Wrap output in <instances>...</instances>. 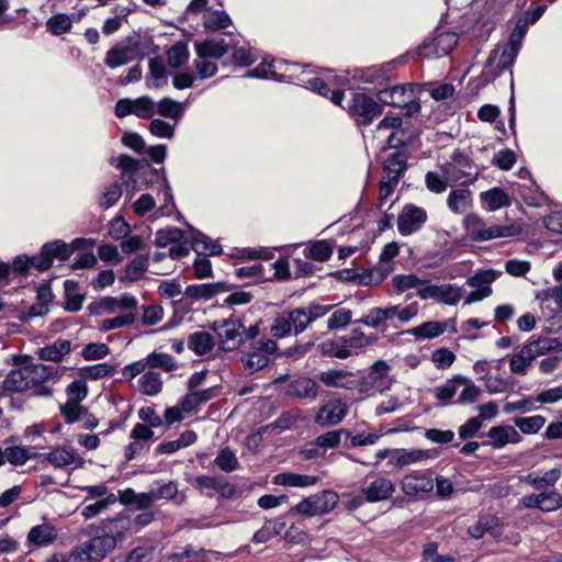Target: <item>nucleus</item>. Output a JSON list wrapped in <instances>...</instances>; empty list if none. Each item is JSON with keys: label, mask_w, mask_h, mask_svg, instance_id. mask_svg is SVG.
I'll return each instance as SVG.
<instances>
[{"label": "nucleus", "mask_w": 562, "mask_h": 562, "mask_svg": "<svg viewBox=\"0 0 562 562\" xmlns=\"http://www.w3.org/2000/svg\"><path fill=\"white\" fill-rule=\"evenodd\" d=\"M465 233L470 240L483 243L496 238L515 237L519 235L520 228L517 225H491L486 226L476 214H469L463 221Z\"/></svg>", "instance_id": "nucleus-1"}, {"label": "nucleus", "mask_w": 562, "mask_h": 562, "mask_svg": "<svg viewBox=\"0 0 562 562\" xmlns=\"http://www.w3.org/2000/svg\"><path fill=\"white\" fill-rule=\"evenodd\" d=\"M347 112L358 126H369L383 113V108L372 97L357 92L352 94Z\"/></svg>", "instance_id": "nucleus-2"}, {"label": "nucleus", "mask_w": 562, "mask_h": 562, "mask_svg": "<svg viewBox=\"0 0 562 562\" xmlns=\"http://www.w3.org/2000/svg\"><path fill=\"white\" fill-rule=\"evenodd\" d=\"M338 494L330 490H325L315 495L305 497L291 509V512L304 516H315L326 514L335 508L338 503Z\"/></svg>", "instance_id": "nucleus-3"}, {"label": "nucleus", "mask_w": 562, "mask_h": 562, "mask_svg": "<svg viewBox=\"0 0 562 562\" xmlns=\"http://www.w3.org/2000/svg\"><path fill=\"white\" fill-rule=\"evenodd\" d=\"M428 220L425 209L413 203L403 206L397 215V231L401 236H411L419 232Z\"/></svg>", "instance_id": "nucleus-4"}, {"label": "nucleus", "mask_w": 562, "mask_h": 562, "mask_svg": "<svg viewBox=\"0 0 562 562\" xmlns=\"http://www.w3.org/2000/svg\"><path fill=\"white\" fill-rule=\"evenodd\" d=\"M71 257V249L61 239H54L42 245L36 255V270L45 272L53 266L55 259L66 261Z\"/></svg>", "instance_id": "nucleus-5"}, {"label": "nucleus", "mask_w": 562, "mask_h": 562, "mask_svg": "<svg viewBox=\"0 0 562 562\" xmlns=\"http://www.w3.org/2000/svg\"><path fill=\"white\" fill-rule=\"evenodd\" d=\"M547 8L546 4H539L532 10L528 9L514 15L512 20L515 21V25L509 33L508 40L522 46L529 26L535 25L542 18Z\"/></svg>", "instance_id": "nucleus-6"}, {"label": "nucleus", "mask_w": 562, "mask_h": 562, "mask_svg": "<svg viewBox=\"0 0 562 562\" xmlns=\"http://www.w3.org/2000/svg\"><path fill=\"white\" fill-rule=\"evenodd\" d=\"M125 538V533L119 529H101L87 544L94 553V558L102 560L112 552Z\"/></svg>", "instance_id": "nucleus-7"}, {"label": "nucleus", "mask_w": 562, "mask_h": 562, "mask_svg": "<svg viewBox=\"0 0 562 562\" xmlns=\"http://www.w3.org/2000/svg\"><path fill=\"white\" fill-rule=\"evenodd\" d=\"M404 494L411 497H424L434 490V481L427 472H413L401 481Z\"/></svg>", "instance_id": "nucleus-8"}, {"label": "nucleus", "mask_w": 562, "mask_h": 562, "mask_svg": "<svg viewBox=\"0 0 562 562\" xmlns=\"http://www.w3.org/2000/svg\"><path fill=\"white\" fill-rule=\"evenodd\" d=\"M238 285L226 281L213 283L190 284L184 290V296L193 301L211 300L215 295L237 289Z\"/></svg>", "instance_id": "nucleus-9"}, {"label": "nucleus", "mask_w": 562, "mask_h": 562, "mask_svg": "<svg viewBox=\"0 0 562 562\" xmlns=\"http://www.w3.org/2000/svg\"><path fill=\"white\" fill-rule=\"evenodd\" d=\"M346 415V405L340 400H333L318 408L314 422L321 427H331L340 424Z\"/></svg>", "instance_id": "nucleus-10"}, {"label": "nucleus", "mask_w": 562, "mask_h": 562, "mask_svg": "<svg viewBox=\"0 0 562 562\" xmlns=\"http://www.w3.org/2000/svg\"><path fill=\"white\" fill-rule=\"evenodd\" d=\"M286 395L299 400H315L318 395V384L308 376H301L290 381Z\"/></svg>", "instance_id": "nucleus-11"}, {"label": "nucleus", "mask_w": 562, "mask_h": 562, "mask_svg": "<svg viewBox=\"0 0 562 562\" xmlns=\"http://www.w3.org/2000/svg\"><path fill=\"white\" fill-rule=\"evenodd\" d=\"M191 232V249L196 252L198 256H218L223 252L222 246L213 241L207 235L198 231L191 225H188Z\"/></svg>", "instance_id": "nucleus-12"}, {"label": "nucleus", "mask_w": 562, "mask_h": 562, "mask_svg": "<svg viewBox=\"0 0 562 562\" xmlns=\"http://www.w3.org/2000/svg\"><path fill=\"white\" fill-rule=\"evenodd\" d=\"M394 491L395 485L386 477H378L361 490L369 503L385 501L392 496Z\"/></svg>", "instance_id": "nucleus-13"}, {"label": "nucleus", "mask_w": 562, "mask_h": 562, "mask_svg": "<svg viewBox=\"0 0 562 562\" xmlns=\"http://www.w3.org/2000/svg\"><path fill=\"white\" fill-rule=\"evenodd\" d=\"M329 274L342 282H352L359 279V283L366 285L379 284L386 277V273L382 272L380 269L370 270L368 273L362 276H359L353 269H341Z\"/></svg>", "instance_id": "nucleus-14"}, {"label": "nucleus", "mask_w": 562, "mask_h": 562, "mask_svg": "<svg viewBox=\"0 0 562 562\" xmlns=\"http://www.w3.org/2000/svg\"><path fill=\"white\" fill-rule=\"evenodd\" d=\"M70 351L71 341L58 338L52 345L40 348L37 356L43 361L60 362Z\"/></svg>", "instance_id": "nucleus-15"}, {"label": "nucleus", "mask_w": 562, "mask_h": 562, "mask_svg": "<svg viewBox=\"0 0 562 562\" xmlns=\"http://www.w3.org/2000/svg\"><path fill=\"white\" fill-rule=\"evenodd\" d=\"M231 44L226 43L225 40H204L202 42H195L194 47L196 55L202 59L207 58H221L224 56Z\"/></svg>", "instance_id": "nucleus-16"}, {"label": "nucleus", "mask_w": 562, "mask_h": 562, "mask_svg": "<svg viewBox=\"0 0 562 562\" xmlns=\"http://www.w3.org/2000/svg\"><path fill=\"white\" fill-rule=\"evenodd\" d=\"M34 457L48 461L56 469H61L72 464L77 460L74 451L67 450L60 446L53 448L48 453H34ZM78 460L79 462H82L81 458H78Z\"/></svg>", "instance_id": "nucleus-17"}, {"label": "nucleus", "mask_w": 562, "mask_h": 562, "mask_svg": "<svg viewBox=\"0 0 562 562\" xmlns=\"http://www.w3.org/2000/svg\"><path fill=\"white\" fill-rule=\"evenodd\" d=\"M419 137V133L408 125H402L396 131H393L387 139L385 148L401 149L403 147L413 145V143Z\"/></svg>", "instance_id": "nucleus-18"}, {"label": "nucleus", "mask_w": 562, "mask_h": 562, "mask_svg": "<svg viewBox=\"0 0 562 562\" xmlns=\"http://www.w3.org/2000/svg\"><path fill=\"white\" fill-rule=\"evenodd\" d=\"M318 480L315 475L282 472L273 476L272 483L281 486L308 487L315 485Z\"/></svg>", "instance_id": "nucleus-19"}, {"label": "nucleus", "mask_w": 562, "mask_h": 562, "mask_svg": "<svg viewBox=\"0 0 562 562\" xmlns=\"http://www.w3.org/2000/svg\"><path fill=\"white\" fill-rule=\"evenodd\" d=\"M499 274V271H495L493 269L480 270L467 279V284L474 288L483 295L490 296L492 294L491 284Z\"/></svg>", "instance_id": "nucleus-20"}, {"label": "nucleus", "mask_w": 562, "mask_h": 562, "mask_svg": "<svg viewBox=\"0 0 562 562\" xmlns=\"http://www.w3.org/2000/svg\"><path fill=\"white\" fill-rule=\"evenodd\" d=\"M407 169V156L403 151H395L387 156L384 165V177L400 181V178Z\"/></svg>", "instance_id": "nucleus-21"}, {"label": "nucleus", "mask_w": 562, "mask_h": 562, "mask_svg": "<svg viewBox=\"0 0 562 562\" xmlns=\"http://www.w3.org/2000/svg\"><path fill=\"white\" fill-rule=\"evenodd\" d=\"M31 382L26 369H12L3 380V389L9 392H23L31 387Z\"/></svg>", "instance_id": "nucleus-22"}, {"label": "nucleus", "mask_w": 562, "mask_h": 562, "mask_svg": "<svg viewBox=\"0 0 562 562\" xmlns=\"http://www.w3.org/2000/svg\"><path fill=\"white\" fill-rule=\"evenodd\" d=\"M155 113L173 121L181 120L186 112V106L183 103L178 102L169 97L162 98L158 102H155Z\"/></svg>", "instance_id": "nucleus-23"}, {"label": "nucleus", "mask_w": 562, "mask_h": 562, "mask_svg": "<svg viewBox=\"0 0 562 562\" xmlns=\"http://www.w3.org/2000/svg\"><path fill=\"white\" fill-rule=\"evenodd\" d=\"M79 283L75 280L64 281L65 302L64 310L70 313L79 312L82 308L85 294L78 292Z\"/></svg>", "instance_id": "nucleus-24"}, {"label": "nucleus", "mask_w": 562, "mask_h": 562, "mask_svg": "<svg viewBox=\"0 0 562 562\" xmlns=\"http://www.w3.org/2000/svg\"><path fill=\"white\" fill-rule=\"evenodd\" d=\"M215 341L207 331H195L188 337V347L198 356L207 355L213 350Z\"/></svg>", "instance_id": "nucleus-25"}, {"label": "nucleus", "mask_w": 562, "mask_h": 562, "mask_svg": "<svg viewBox=\"0 0 562 562\" xmlns=\"http://www.w3.org/2000/svg\"><path fill=\"white\" fill-rule=\"evenodd\" d=\"M272 63L262 61L252 70H248L245 75L247 78L272 79L279 82H294L292 75H279L274 71Z\"/></svg>", "instance_id": "nucleus-26"}, {"label": "nucleus", "mask_w": 562, "mask_h": 562, "mask_svg": "<svg viewBox=\"0 0 562 562\" xmlns=\"http://www.w3.org/2000/svg\"><path fill=\"white\" fill-rule=\"evenodd\" d=\"M482 202L486 205L488 211H496L502 207L510 205L509 195L504 189L494 187L480 194Z\"/></svg>", "instance_id": "nucleus-27"}, {"label": "nucleus", "mask_w": 562, "mask_h": 562, "mask_svg": "<svg viewBox=\"0 0 562 562\" xmlns=\"http://www.w3.org/2000/svg\"><path fill=\"white\" fill-rule=\"evenodd\" d=\"M116 366L109 362L97 363L92 366H85L78 369V375L86 380H100L111 376L116 371Z\"/></svg>", "instance_id": "nucleus-28"}, {"label": "nucleus", "mask_w": 562, "mask_h": 562, "mask_svg": "<svg viewBox=\"0 0 562 562\" xmlns=\"http://www.w3.org/2000/svg\"><path fill=\"white\" fill-rule=\"evenodd\" d=\"M351 375L352 373L347 370L330 369L322 371L318 374V379L327 387L350 389V382H347L346 379Z\"/></svg>", "instance_id": "nucleus-29"}, {"label": "nucleus", "mask_w": 562, "mask_h": 562, "mask_svg": "<svg viewBox=\"0 0 562 562\" xmlns=\"http://www.w3.org/2000/svg\"><path fill=\"white\" fill-rule=\"evenodd\" d=\"M149 78L147 79L148 88H160L167 82V69L164 59L160 56L149 59Z\"/></svg>", "instance_id": "nucleus-30"}, {"label": "nucleus", "mask_w": 562, "mask_h": 562, "mask_svg": "<svg viewBox=\"0 0 562 562\" xmlns=\"http://www.w3.org/2000/svg\"><path fill=\"white\" fill-rule=\"evenodd\" d=\"M240 361L243 362L245 370L252 374L265 369L269 364L270 358L267 357L265 352L252 347L250 351L241 355Z\"/></svg>", "instance_id": "nucleus-31"}, {"label": "nucleus", "mask_w": 562, "mask_h": 562, "mask_svg": "<svg viewBox=\"0 0 562 562\" xmlns=\"http://www.w3.org/2000/svg\"><path fill=\"white\" fill-rule=\"evenodd\" d=\"M138 390L147 396H155L161 392L162 380L158 372L147 371L138 379Z\"/></svg>", "instance_id": "nucleus-32"}, {"label": "nucleus", "mask_w": 562, "mask_h": 562, "mask_svg": "<svg viewBox=\"0 0 562 562\" xmlns=\"http://www.w3.org/2000/svg\"><path fill=\"white\" fill-rule=\"evenodd\" d=\"M464 290L454 283H445L438 286L436 302L454 306L463 296Z\"/></svg>", "instance_id": "nucleus-33"}, {"label": "nucleus", "mask_w": 562, "mask_h": 562, "mask_svg": "<svg viewBox=\"0 0 562 562\" xmlns=\"http://www.w3.org/2000/svg\"><path fill=\"white\" fill-rule=\"evenodd\" d=\"M446 329V326L436 321H428L419 326L413 327L404 331L405 334L413 335L416 338L432 339L440 336Z\"/></svg>", "instance_id": "nucleus-34"}, {"label": "nucleus", "mask_w": 562, "mask_h": 562, "mask_svg": "<svg viewBox=\"0 0 562 562\" xmlns=\"http://www.w3.org/2000/svg\"><path fill=\"white\" fill-rule=\"evenodd\" d=\"M521 49V45L508 40L506 47L503 49L499 60L496 66L494 77L501 76V74L513 67L515 60Z\"/></svg>", "instance_id": "nucleus-35"}, {"label": "nucleus", "mask_w": 562, "mask_h": 562, "mask_svg": "<svg viewBox=\"0 0 562 562\" xmlns=\"http://www.w3.org/2000/svg\"><path fill=\"white\" fill-rule=\"evenodd\" d=\"M535 358L533 355L530 353V348H527L525 345L519 349V351L510 357L509 368L513 373L516 374H526L528 368L532 364Z\"/></svg>", "instance_id": "nucleus-36"}, {"label": "nucleus", "mask_w": 562, "mask_h": 562, "mask_svg": "<svg viewBox=\"0 0 562 562\" xmlns=\"http://www.w3.org/2000/svg\"><path fill=\"white\" fill-rule=\"evenodd\" d=\"M2 456L4 458V463L9 462L14 467H21L25 464L31 459H37L34 457V453L30 452V449L22 446H11L2 449Z\"/></svg>", "instance_id": "nucleus-37"}, {"label": "nucleus", "mask_w": 562, "mask_h": 562, "mask_svg": "<svg viewBox=\"0 0 562 562\" xmlns=\"http://www.w3.org/2000/svg\"><path fill=\"white\" fill-rule=\"evenodd\" d=\"M140 178L146 189H154L155 187L160 189L169 181L164 167L154 168L148 164H146V168L142 171Z\"/></svg>", "instance_id": "nucleus-38"}, {"label": "nucleus", "mask_w": 562, "mask_h": 562, "mask_svg": "<svg viewBox=\"0 0 562 562\" xmlns=\"http://www.w3.org/2000/svg\"><path fill=\"white\" fill-rule=\"evenodd\" d=\"M122 502L134 506L138 510H143L150 507L156 501L154 496H151V490L147 493H136L132 488H126L122 495Z\"/></svg>", "instance_id": "nucleus-39"}, {"label": "nucleus", "mask_w": 562, "mask_h": 562, "mask_svg": "<svg viewBox=\"0 0 562 562\" xmlns=\"http://www.w3.org/2000/svg\"><path fill=\"white\" fill-rule=\"evenodd\" d=\"M110 165L121 170L122 173H126L130 176V179L134 183L132 179L138 170L142 168L140 161L138 159L133 158L127 154H121L117 157H111L109 160Z\"/></svg>", "instance_id": "nucleus-40"}, {"label": "nucleus", "mask_w": 562, "mask_h": 562, "mask_svg": "<svg viewBox=\"0 0 562 562\" xmlns=\"http://www.w3.org/2000/svg\"><path fill=\"white\" fill-rule=\"evenodd\" d=\"M471 201V191L468 189H453L450 191L447 205L454 214L464 212Z\"/></svg>", "instance_id": "nucleus-41"}, {"label": "nucleus", "mask_w": 562, "mask_h": 562, "mask_svg": "<svg viewBox=\"0 0 562 562\" xmlns=\"http://www.w3.org/2000/svg\"><path fill=\"white\" fill-rule=\"evenodd\" d=\"M232 24L229 15L222 10L209 11L203 15V25L210 31H220Z\"/></svg>", "instance_id": "nucleus-42"}, {"label": "nucleus", "mask_w": 562, "mask_h": 562, "mask_svg": "<svg viewBox=\"0 0 562 562\" xmlns=\"http://www.w3.org/2000/svg\"><path fill=\"white\" fill-rule=\"evenodd\" d=\"M146 367L151 369H162L171 372L177 369L178 363L175 358L166 352H151L145 359Z\"/></svg>", "instance_id": "nucleus-43"}, {"label": "nucleus", "mask_w": 562, "mask_h": 562, "mask_svg": "<svg viewBox=\"0 0 562 562\" xmlns=\"http://www.w3.org/2000/svg\"><path fill=\"white\" fill-rule=\"evenodd\" d=\"M525 346L530 348V353H532L536 359L539 356L558 350L560 348V341L552 337H539L537 339L529 340Z\"/></svg>", "instance_id": "nucleus-44"}, {"label": "nucleus", "mask_w": 562, "mask_h": 562, "mask_svg": "<svg viewBox=\"0 0 562 562\" xmlns=\"http://www.w3.org/2000/svg\"><path fill=\"white\" fill-rule=\"evenodd\" d=\"M333 255V246L327 240H316L305 248L306 259H313L319 262L327 261Z\"/></svg>", "instance_id": "nucleus-45"}, {"label": "nucleus", "mask_w": 562, "mask_h": 562, "mask_svg": "<svg viewBox=\"0 0 562 562\" xmlns=\"http://www.w3.org/2000/svg\"><path fill=\"white\" fill-rule=\"evenodd\" d=\"M480 437H485L487 440L482 441V446H491L493 449H502L508 443L506 437V425H497L490 428L487 432L480 434Z\"/></svg>", "instance_id": "nucleus-46"}, {"label": "nucleus", "mask_w": 562, "mask_h": 562, "mask_svg": "<svg viewBox=\"0 0 562 562\" xmlns=\"http://www.w3.org/2000/svg\"><path fill=\"white\" fill-rule=\"evenodd\" d=\"M547 419L542 415H533L529 417H515L514 424L522 434L535 435L546 424Z\"/></svg>", "instance_id": "nucleus-47"}, {"label": "nucleus", "mask_w": 562, "mask_h": 562, "mask_svg": "<svg viewBox=\"0 0 562 562\" xmlns=\"http://www.w3.org/2000/svg\"><path fill=\"white\" fill-rule=\"evenodd\" d=\"M134 59L135 56H130L126 53V50L120 44H117L106 52L104 64L106 67L115 69L121 66L127 65L130 61Z\"/></svg>", "instance_id": "nucleus-48"}, {"label": "nucleus", "mask_w": 562, "mask_h": 562, "mask_svg": "<svg viewBox=\"0 0 562 562\" xmlns=\"http://www.w3.org/2000/svg\"><path fill=\"white\" fill-rule=\"evenodd\" d=\"M72 27V20L66 13H57L46 21V29L55 36L68 33Z\"/></svg>", "instance_id": "nucleus-49"}, {"label": "nucleus", "mask_w": 562, "mask_h": 562, "mask_svg": "<svg viewBox=\"0 0 562 562\" xmlns=\"http://www.w3.org/2000/svg\"><path fill=\"white\" fill-rule=\"evenodd\" d=\"M190 57L187 44L177 42L167 50V60L171 68L182 67Z\"/></svg>", "instance_id": "nucleus-50"}, {"label": "nucleus", "mask_w": 562, "mask_h": 562, "mask_svg": "<svg viewBox=\"0 0 562 562\" xmlns=\"http://www.w3.org/2000/svg\"><path fill=\"white\" fill-rule=\"evenodd\" d=\"M458 384L464 386L462 392L460 393L457 403L461 405L474 403L480 394L481 390L477 387L469 378L463 375H457Z\"/></svg>", "instance_id": "nucleus-51"}, {"label": "nucleus", "mask_w": 562, "mask_h": 562, "mask_svg": "<svg viewBox=\"0 0 562 562\" xmlns=\"http://www.w3.org/2000/svg\"><path fill=\"white\" fill-rule=\"evenodd\" d=\"M148 267V256L138 255L125 268V279L130 282L139 280Z\"/></svg>", "instance_id": "nucleus-52"}, {"label": "nucleus", "mask_w": 562, "mask_h": 562, "mask_svg": "<svg viewBox=\"0 0 562 562\" xmlns=\"http://www.w3.org/2000/svg\"><path fill=\"white\" fill-rule=\"evenodd\" d=\"M288 317L294 336L302 334L312 324L304 307L289 311Z\"/></svg>", "instance_id": "nucleus-53"}, {"label": "nucleus", "mask_w": 562, "mask_h": 562, "mask_svg": "<svg viewBox=\"0 0 562 562\" xmlns=\"http://www.w3.org/2000/svg\"><path fill=\"white\" fill-rule=\"evenodd\" d=\"M342 435L350 436V431L345 428L329 430L317 436L314 440V445L318 448L334 449L339 446Z\"/></svg>", "instance_id": "nucleus-54"}, {"label": "nucleus", "mask_w": 562, "mask_h": 562, "mask_svg": "<svg viewBox=\"0 0 562 562\" xmlns=\"http://www.w3.org/2000/svg\"><path fill=\"white\" fill-rule=\"evenodd\" d=\"M157 486H153L151 490V496H154L155 501H171L175 499L176 503H180L178 497V484L175 481H169L167 483H154Z\"/></svg>", "instance_id": "nucleus-55"}, {"label": "nucleus", "mask_w": 562, "mask_h": 562, "mask_svg": "<svg viewBox=\"0 0 562 562\" xmlns=\"http://www.w3.org/2000/svg\"><path fill=\"white\" fill-rule=\"evenodd\" d=\"M155 101L149 95L133 99V115L142 120L151 119L155 113Z\"/></svg>", "instance_id": "nucleus-56"}, {"label": "nucleus", "mask_w": 562, "mask_h": 562, "mask_svg": "<svg viewBox=\"0 0 562 562\" xmlns=\"http://www.w3.org/2000/svg\"><path fill=\"white\" fill-rule=\"evenodd\" d=\"M182 238V229L178 227L162 228L158 229L155 234V245L157 247L164 248L168 245L181 241Z\"/></svg>", "instance_id": "nucleus-57"}, {"label": "nucleus", "mask_w": 562, "mask_h": 562, "mask_svg": "<svg viewBox=\"0 0 562 562\" xmlns=\"http://www.w3.org/2000/svg\"><path fill=\"white\" fill-rule=\"evenodd\" d=\"M36 255L32 257L26 254L18 255L10 263L11 273L20 277H26L31 268L36 269Z\"/></svg>", "instance_id": "nucleus-58"}, {"label": "nucleus", "mask_w": 562, "mask_h": 562, "mask_svg": "<svg viewBox=\"0 0 562 562\" xmlns=\"http://www.w3.org/2000/svg\"><path fill=\"white\" fill-rule=\"evenodd\" d=\"M214 463L223 471V472H233L235 471L239 463L235 456V452L228 448H222L214 460Z\"/></svg>", "instance_id": "nucleus-59"}, {"label": "nucleus", "mask_w": 562, "mask_h": 562, "mask_svg": "<svg viewBox=\"0 0 562 562\" xmlns=\"http://www.w3.org/2000/svg\"><path fill=\"white\" fill-rule=\"evenodd\" d=\"M241 328H224L220 334V348L223 351H233L241 344L240 338Z\"/></svg>", "instance_id": "nucleus-60"}, {"label": "nucleus", "mask_w": 562, "mask_h": 562, "mask_svg": "<svg viewBox=\"0 0 562 562\" xmlns=\"http://www.w3.org/2000/svg\"><path fill=\"white\" fill-rule=\"evenodd\" d=\"M561 472V465L555 467L544 472L542 476L532 477L530 484L535 490H546L549 486H553L560 480Z\"/></svg>", "instance_id": "nucleus-61"}, {"label": "nucleus", "mask_w": 562, "mask_h": 562, "mask_svg": "<svg viewBox=\"0 0 562 562\" xmlns=\"http://www.w3.org/2000/svg\"><path fill=\"white\" fill-rule=\"evenodd\" d=\"M122 186L121 182L114 181L105 188L99 202L102 209H110L120 200L123 193Z\"/></svg>", "instance_id": "nucleus-62"}, {"label": "nucleus", "mask_w": 562, "mask_h": 562, "mask_svg": "<svg viewBox=\"0 0 562 562\" xmlns=\"http://www.w3.org/2000/svg\"><path fill=\"white\" fill-rule=\"evenodd\" d=\"M424 86L427 88L430 97L436 101L447 100L451 98L456 91L454 86L448 82H426Z\"/></svg>", "instance_id": "nucleus-63"}, {"label": "nucleus", "mask_w": 562, "mask_h": 562, "mask_svg": "<svg viewBox=\"0 0 562 562\" xmlns=\"http://www.w3.org/2000/svg\"><path fill=\"white\" fill-rule=\"evenodd\" d=\"M120 45L135 59H143L146 55L147 47L138 35L127 36Z\"/></svg>", "instance_id": "nucleus-64"}]
</instances>
